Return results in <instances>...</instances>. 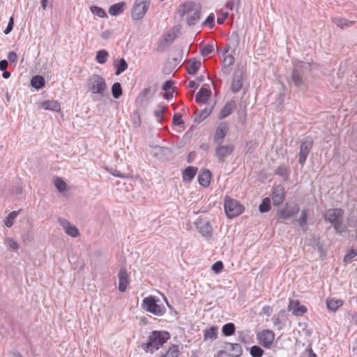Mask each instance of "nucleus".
<instances>
[{
  "label": "nucleus",
  "mask_w": 357,
  "mask_h": 357,
  "mask_svg": "<svg viewBox=\"0 0 357 357\" xmlns=\"http://www.w3.org/2000/svg\"><path fill=\"white\" fill-rule=\"evenodd\" d=\"M45 79L40 75H36L32 77L31 80V85L32 87L40 89L45 86Z\"/></svg>",
  "instance_id": "nucleus-30"
},
{
  "label": "nucleus",
  "mask_w": 357,
  "mask_h": 357,
  "mask_svg": "<svg viewBox=\"0 0 357 357\" xmlns=\"http://www.w3.org/2000/svg\"><path fill=\"white\" fill-rule=\"evenodd\" d=\"M332 225L333 226V228L335 230V231L340 235L342 233L347 231V227L344 225H343L342 220L337 221Z\"/></svg>",
  "instance_id": "nucleus-38"
},
{
  "label": "nucleus",
  "mask_w": 357,
  "mask_h": 357,
  "mask_svg": "<svg viewBox=\"0 0 357 357\" xmlns=\"http://www.w3.org/2000/svg\"><path fill=\"white\" fill-rule=\"evenodd\" d=\"M151 3V0H135L132 9V17L135 20H139L146 13Z\"/></svg>",
  "instance_id": "nucleus-8"
},
{
  "label": "nucleus",
  "mask_w": 357,
  "mask_h": 357,
  "mask_svg": "<svg viewBox=\"0 0 357 357\" xmlns=\"http://www.w3.org/2000/svg\"><path fill=\"white\" fill-rule=\"evenodd\" d=\"M234 61H235V59L232 55H231V54L227 55L225 57V59L223 60L222 66L231 67L233 65V63H234Z\"/></svg>",
  "instance_id": "nucleus-51"
},
{
  "label": "nucleus",
  "mask_w": 357,
  "mask_h": 357,
  "mask_svg": "<svg viewBox=\"0 0 357 357\" xmlns=\"http://www.w3.org/2000/svg\"><path fill=\"white\" fill-rule=\"evenodd\" d=\"M288 310L296 317L302 316L307 312V308L304 305H301L298 301L289 300Z\"/></svg>",
  "instance_id": "nucleus-17"
},
{
  "label": "nucleus",
  "mask_w": 357,
  "mask_h": 357,
  "mask_svg": "<svg viewBox=\"0 0 357 357\" xmlns=\"http://www.w3.org/2000/svg\"><path fill=\"white\" fill-rule=\"evenodd\" d=\"M202 63L200 61L197 60H190L188 61L187 70L188 73L190 75H195L198 71L199 68L201 67Z\"/></svg>",
  "instance_id": "nucleus-28"
},
{
  "label": "nucleus",
  "mask_w": 357,
  "mask_h": 357,
  "mask_svg": "<svg viewBox=\"0 0 357 357\" xmlns=\"http://www.w3.org/2000/svg\"><path fill=\"white\" fill-rule=\"evenodd\" d=\"M54 185L59 192H63L66 188V183L59 177L54 179Z\"/></svg>",
  "instance_id": "nucleus-45"
},
{
  "label": "nucleus",
  "mask_w": 357,
  "mask_h": 357,
  "mask_svg": "<svg viewBox=\"0 0 357 357\" xmlns=\"http://www.w3.org/2000/svg\"><path fill=\"white\" fill-rule=\"evenodd\" d=\"M225 211L229 218H233L243 211V206L236 199L226 198L225 199Z\"/></svg>",
  "instance_id": "nucleus-5"
},
{
  "label": "nucleus",
  "mask_w": 357,
  "mask_h": 357,
  "mask_svg": "<svg viewBox=\"0 0 357 357\" xmlns=\"http://www.w3.org/2000/svg\"><path fill=\"white\" fill-rule=\"evenodd\" d=\"M217 327L211 326V328L204 331V340H214L217 338Z\"/></svg>",
  "instance_id": "nucleus-31"
},
{
  "label": "nucleus",
  "mask_w": 357,
  "mask_h": 357,
  "mask_svg": "<svg viewBox=\"0 0 357 357\" xmlns=\"http://www.w3.org/2000/svg\"><path fill=\"white\" fill-rule=\"evenodd\" d=\"M243 70V68L237 67L234 73L231 89L233 93L238 92L242 88Z\"/></svg>",
  "instance_id": "nucleus-12"
},
{
  "label": "nucleus",
  "mask_w": 357,
  "mask_h": 357,
  "mask_svg": "<svg viewBox=\"0 0 357 357\" xmlns=\"http://www.w3.org/2000/svg\"><path fill=\"white\" fill-rule=\"evenodd\" d=\"M214 50L213 45L211 44H206L204 45L202 50L201 53L203 56H206L211 53H212Z\"/></svg>",
  "instance_id": "nucleus-47"
},
{
  "label": "nucleus",
  "mask_w": 357,
  "mask_h": 357,
  "mask_svg": "<svg viewBox=\"0 0 357 357\" xmlns=\"http://www.w3.org/2000/svg\"><path fill=\"white\" fill-rule=\"evenodd\" d=\"M108 55V52L106 50H101L97 52L96 59L98 63L104 64L107 60Z\"/></svg>",
  "instance_id": "nucleus-33"
},
{
  "label": "nucleus",
  "mask_w": 357,
  "mask_h": 357,
  "mask_svg": "<svg viewBox=\"0 0 357 357\" xmlns=\"http://www.w3.org/2000/svg\"><path fill=\"white\" fill-rule=\"evenodd\" d=\"M228 16H229L228 13H224L223 17H218V19H217L218 24H222L225 22V20L228 17Z\"/></svg>",
  "instance_id": "nucleus-60"
},
{
  "label": "nucleus",
  "mask_w": 357,
  "mask_h": 357,
  "mask_svg": "<svg viewBox=\"0 0 357 357\" xmlns=\"http://www.w3.org/2000/svg\"><path fill=\"white\" fill-rule=\"evenodd\" d=\"M6 245L9 247V248L12 250H17L19 248V245L16 241L13 238L7 237L6 238Z\"/></svg>",
  "instance_id": "nucleus-46"
},
{
  "label": "nucleus",
  "mask_w": 357,
  "mask_h": 357,
  "mask_svg": "<svg viewBox=\"0 0 357 357\" xmlns=\"http://www.w3.org/2000/svg\"><path fill=\"white\" fill-rule=\"evenodd\" d=\"M275 334L272 331L264 330L257 334L259 342L265 348H268L272 344Z\"/></svg>",
  "instance_id": "nucleus-13"
},
{
  "label": "nucleus",
  "mask_w": 357,
  "mask_h": 357,
  "mask_svg": "<svg viewBox=\"0 0 357 357\" xmlns=\"http://www.w3.org/2000/svg\"><path fill=\"white\" fill-rule=\"evenodd\" d=\"M195 225L198 232L204 237L211 238L213 234V228L210 222L204 219L199 218Z\"/></svg>",
  "instance_id": "nucleus-11"
},
{
  "label": "nucleus",
  "mask_w": 357,
  "mask_h": 357,
  "mask_svg": "<svg viewBox=\"0 0 357 357\" xmlns=\"http://www.w3.org/2000/svg\"><path fill=\"white\" fill-rule=\"evenodd\" d=\"M202 7L199 3L193 1H188L179 7L177 13L183 17L187 15V23L189 26L195 25L200 19Z\"/></svg>",
  "instance_id": "nucleus-3"
},
{
  "label": "nucleus",
  "mask_w": 357,
  "mask_h": 357,
  "mask_svg": "<svg viewBox=\"0 0 357 357\" xmlns=\"http://www.w3.org/2000/svg\"><path fill=\"white\" fill-rule=\"evenodd\" d=\"M170 335L165 331H153L149 336L147 342L142 344V348L146 352L153 353L162 347L169 339Z\"/></svg>",
  "instance_id": "nucleus-2"
},
{
  "label": "nucleus",
  "mask_w": 357,
  "mask_h": 357,
  "mask_svg": "<svg viewBox=\"0 0 357 357\" xmlns=\"http://www.w3.org/2000/svg\"><path fill=\"white\" fill-rule=\"evenodd\" d=\"M342 304L343 302L341 300L331 299L326 301L327 308L332 312L336 311Z\"/></svg>",
  "instance_id": "nucleus-32"
},
{
  "label": "nucleus",
  "mask_w": 357,
  "mask_h": 357,
  "mask_svg": "<svg viewBox=\"0 0 357 357\" xmlns=\"http://www.w3.org/2000/svg\"><path fill=\"white\" fill-rule=\"evenodd\" d=\"M271 208V199L268 197H265L262 199L261 204L259 206V210L261 213L268 212Z\"/></svg>",
  "instance_id": "nucleus-36"
},
{
  "label": "nucleus",
  "mask_w": 357,
  "mask_h": 357,
  "mask_svg": "<svg viewBox=\"0 0 357 357\" xmlns=\"http://www.w3.org/2000/svg\"><path fill=\"white\" fill-rule=\"evenodd\" d=\"M58 222L68 236L72 237L78 236V229L75 225H71V223L68 220L59 218L58 219Z\"/></svg>",
  "instance_id": "nucleus-16"
},
{
  "label": "nucleus",
  "mask_w": 357,
  "mask_h": 357,
  "mask_svg": "<svg viewBox=\"0 0 357 357\" xmlns=\"http://www.w3.org/2000/svg\"><path fill=\"white\" fill-rule=\"evenodd\" d=\"M236 107V102L234 101L228 102L222 109L219 119H222L228 116Z\"/></svg>",
  "instance_id": "nucleus-25"
},
{
  "label": "nucleus",
  "mask_w": 357,
  "mask_h": 357,
  "mask_svg": "<svg viewBox=\"0 0 357 357\" xmlns=\"http://www.w3.org/2000/svg\"><path fill=\"white\" fill-rule=\"evenodd\" d=\"M13 26H14V19H13V17H10V20H9V22H8V24L7 25V27L4 30V33L6 34V35L10 33L12 31L13 29Z\"/></svg>",
  "instance_id": "nucleus-55"
},
{
  "label": "nucleus",
  "mask_w": 357,
  "mask_h": 357,
  "mask_svg": "<svg viewBox=\"0 0 357 357\" xmlns=\"http://www.w3.org/2000/svg\"><path fill=\"white\" fill-rule=\"evenodd\" d=\"M86 86L89 91L94 96L93 100L97 101L100 98L98 97H104L107 94V87L105 79L99 75H93L89 78Z\"/></svg>",
  "instance_id": "nucleus-4"
},
{
  "label": "nucleus",
  "mask_w": 357,
  "mask_h": 357,
  "mask_svg": "<svg viewBox=\"0 0 357 357\" xmlns=\"http://www.w3.org/2000/svg\"><path fill=\"white\" fill-rule=\"evenodd\" d=\"M8 59L10 61V63H14L17 59V55L14 52H10L8 54Z\"/></svg>",
  "instance_id": "nucleus-59"
},
{
  "label": "nucleus",
  "mask_w": 357,
  "mask_h": 357,
  "mask_svg": "<svg viewBox=\"0 0 357 357\" xmlns=\"http://www.w3.org/2000/svg\"><path fill=\"white\" fill-rule=\"evenodd\" d=\"M119 278V290L121 292H124L126 290V288L129 284V278L128 274L126 271V268L125 267H121L120 268L119 273L118 274Z\"/></svg>",
  "instance_id": "nucleus-18"
},
{
  "label": "nucleus",
  "mask_w": 357,
  "mask_h": 357,
  "mask_svg": "<svg viewBox=\"0 0 357 357\" xmlns=\"http://www.w3.org/2000/svg\"><path fill=\"white\" fill-rule=\"evenodd\" d=\"M211 174L209 170L203 171L198 177L199 184L203 187H208L210 184Z\"/></svg>",
  "instance_id": "nucleus-24"
},
{
  "label": "nucleus",
  "mask_w": 357,
  "mask_h": 357,
  "mask_svg": "<svg viewBox=\"0 0 357 357\" xmlns=\"http://www.w3.org/2000/svg\"><path fill=\"white\" fill-rule=\"evenodd\" d=\"M174 82L172 80L166 81L162 85V90L165 91H169V89H172V92L174 91L175 88L173 87Z\"/></svg>",
  "instance_id": "nucleus-54"
},
{
  "label": "nucleus",
  "mask_w": 357,
  "mask_h": 357,
  "mask_svg": "<svg viewBox=\"0 0 357 357\" xmlns=\"http://www.w3.org/2000/svg\"><path fill=\"white\" fill-rule=\"evenodd\" d=\"M225 349L229 351L230 357H238L242 354L243 349L241 344L238 343H226Z\"/></svg>",
  "instance_id": "nucleus-20"
},
{
  "label": "nucleus",
  "mask_w": 357,
  "mask_h": 357,
  "mask_svg": "<svg viewBox=\"0 0 357 357\" xmlns=\"http://www.w3.org/2000/svg\"><path fill=\"white\" fill-rule=\"evenodd\" d=\"M234 150L233 144L227 145H217L215 149V156L218 158L220 162H224L225 158L230 155Z\"/></svg>",
  "instance_id": "nucleus-10"
},
{
  "label": "nucleus",
  "mask_w": 357,
  "mask_h": 357,
  "mask_svg": "<svg viewBox=\"0 0 357 357\" xmlns=\"http://www.w3.org/2000/svg\"><path fill=\"white\" fill-rule=\"evenodd\" d=\"M312 64L303 61L294 63L291 73V81L294 86L301 90L306 88V74L311 70Z\"/></svg>",
  "instance_id": "nucleus-1"
},
{
  "label": "nucleus",
  "mask_w": 357,
  "mask_h": 357,
  "mask_svg": "<svg viewBox=\"0 0 357 357\" xmlns=\"http://www.w3.org/2000/svg\"><path fill=\"white\" fill-rule=\"evenodd\" d=\"M172 123L176 126H180L183 124V121L182 120V115L180 113H176L173 116Z\"/></svg>",
  "instance_id": "nucleus-52"
},
{
  "label": "nucleus",
  "mask_w": 357,
  "mask_h": 357,
  "mask_svg": "<svg viewBox=\"0 0 357 357\" xmlns=\"http://www.w3.org/2000/svg\"><path fill=\"white\" fill-rule=\"evenodd\" d=\"M301 357H317V356L314 353H313L311 348H308L302 354Z\"/></svg>",
  "instance_id": "nucleus-58"
},
{
  "label": "nucleus",
  "mask_w": 357,
  "mask_h": 357,
  "mask_svg": "<svg viewBox=\"0 0 357 357\" xmlns=\"http://www.w3.org/2000/svg\"><path fill=\"white\" fill-rule=\"evenodd\" d=\"M112 93L114 98H119L122 95V88L119 82H115L112 86Z\"/></svg>",
  "instance_id": "nucleus-37"
},
{
  "label": "nucleus",
  "mask_w": 357,
  "mask_h": 357,
  "mask_svg": "<svg viewBox=\"0 0 357 357\" xmlns=\"http://www.w3.org/2000/svg\"><path fill=\"white\" fill-rule=\"evenodd\" d=\"M223 268V264L220 261H218L215 262L212 266V270L214 271L215 273H220Z\"/></svg>",
  "instance_id": "nucleus-53"
},
{
  "label": "nucleus",
  "mask_w": 357,
  "mask_h": 357,
  "mask_svg": "<svg viewBox=\"0 0 357 357\" xmlns=\"http://www.w3.org/2000/svg\"><path fill=\"white\" fill-rule=\"evenodd\" d=\"M17 213L13 211L10 213L4 220V224L7 227H11L13 225V220L17 217Z\"/></svg>",
  "instance_id": "nucleus-42"
},
{
  "label": "nucleus",
  "mask_w": 357,
  "mask_h": 357,
  "mask_svg": "<svg viewBox=\"0 0 357 357\" xmlns=\"http://www.w3.org/2000/svg\"><path fill=\"white\" fill-rule=\"evenodd\" d=\"M356 255H357V252L355 251L354 250H351L344 257V261L347 262V261L351 260L352 258H354Z\"/></svg>",
  "instance_id": "nucleus-56"
},
{
  "label": "nucleus",
  "mask_w": 357,
  "mask_h": 357,
  "mask_svg": "<svg viewBox=\"0 0 357 357\" xmlns=\"http://www.w3.org/2000/svg\"><path fill=\"white\" fill-rule=\"evenodd\" d=\"M8 63L6 60L0 61V70L1 71L6 70L8 67Z\"/></svg>",
  "instance_id": "nucleus-63"
},
{
  "label": "nucleus",
  "mask_w": 357,
  "mask_h": 357,
  "mask_svg": "<svg viewBox=\"0 0 357 357\" xmlns=\"http://www.w3.org/2000/svg\"><path fill=\"white\" fill-rule=\"evenodd\" d=\"M203 26H208L210 29H212L215 26V22H214V16L213 15H210L207 17V18L205 20V21L202 23Z\"/></svg>",
  "instance_id": "nucleus-48"
},
{
  "label": "nucleus",
  "mask_w": 357,
  "mask_h": 357,
  "mask_svg": "<svg viewBox=\"0 0 357 357\" xmlns=\"http://www.w3.org/2000/svg\"><path fill=\"white\" fill-rule=\"evenodd\" d=\"M107 172L110 173L111 174L118 176V177H124V174L121 173L119 171L114 169L113 168L107 169Z\"/></svg>",
  "instance_id": "nucleus-57"
},
{
  "label": "nucleus",
  "mask_w": 357,
  "mask_h": 357,
  "mask_svg": "<svg viewBox=\"0 0 357 357\" xmlns=\"http://www.w3.org/2000/svg\"><path fill=\"white\" fill-rule=\"evenodd\" d=\"M333 22L337 26L340 27L341 29H344L345 27H349L353 23V22H351V21L349 22L345 19L340 18V17L334 18Z\"/></svg>",
  "instance_id": "nucleus-39"
},
{
  "label": "nucleus",
  "mask_w": 357,
  "mask_h": 357,
  "mask_svg": "<svg viewBox=\"0 0 357 357\" xmlns=\"http://www.w3.org/2000/svg\"><path fill=\"white\" fill-rule=\"evenodd\" d=\"M155 150H156L155 155L160 153H166V152L169 151V149L168 148L161 147V146H156Z\"/></svg>",
  "instance_id": "nucleus-61"
},
{
  "label": "nucleus",
  "mask_w": 357,
  "mask_h": 357,
  "mask_svg": "<svg viewBox=\"0 0 357 357\" xmlns=\"http://www.w3.org/2000/svg\"><path fill=\"white\" fill-rule=\"evenodd\" d=\"M222 333L225 336H230L235 332V325L233 323H228L222 326Z\"/></svg>",
  "instance_id": "nucleus-34"
},
{
  "label": "nucleus",
  "mask_w": 357,
  "mask_h": 357,
  "mask_svg": "<svg viewBox=\"0 0 357 357\" xmlns=\"http://www.w3.org/2000/svg\"><path fill=\"white\" fill-rule=\"evenodd\" d=\"M222 71L224 75L227 76L231 72V67L222 66Z\"/></svg>",
  "instance_id": "nucleus-64"
},
{
  "label": "nucleus",
  "mask_w": 357,
  "mask_h": 357,
  "mask_svg": "<svg viewBox=\"0 0 357 357\" xmlns=\"http://www.w3.org/2000/svg\"><path fill=\"white\" fill-rule=\"evenodd\" d=\"M272 199L275 206H279L283 202L284 199V189L283 186L279 185L273 189Z\"/></svg>",
  "instance_id": "nucleus-19"
},
{
  "label": "nucleus",
  "mask_w": 357,
  "mask_h": 357,
  "mask_svg": "<svg viewBox=\"0 0 357 357\" xmlns=\"http://www.w3.org/2000/svg\"><path fill=\"white\" fill-rule=\"evenodd\" d=\"M307 215H308V209L305 208L303 209L299 219L298 220H293L292 223L298 222L301 229L303 230V232H305L307 229Z\"/></svg>",
  "instance_id": "nucleus-21"
},
{
  "label": "nucleus",
  "mask_w": 357,
  "mask_h": 357,
  "mask_svg": "<svg viewBox=\"0 0 357 357\" xmlns=\"http://www.w3.org/2000/svg\"><path fill=\"white\" fill-rule=\"evenodd\" d=\"M211 94V91L206 88H201L199 92L197 93L195 96V100L199 103H205L206 102L208 98H209Z\"/></svg>",
  "instance_id": "nucleus-23"
},
{
  "label": "nucleus",
  "mask_w": 357,
  "mask_h": 357,
  "mask_svg": "<svg viewBox=\"0 0 357 357\" xmlns=\"http://www.w3.org/2000/svg\"><path fill=\"white\" fill-rule=\"evenodd\" d=\"M178 347L177 345H173L169 348L165 354H162L160 357H178Z\"/></svg>",
  "instance_id": "nucleus-35"
},
{
  "label": "nucleus",
  "mask_w": 357,
  "mask_h": 357,
  "mask_svg": "<svg viewBox=\"0 0 357 357\" xmlns=\"http://www.w3.org/2000/svg\"><path fill=\"white\" fill-rule=\"evenodd\" d=\"M197 169L194 167H188L183 173V179L185 181L190 182L195 177Z\"/></svg>",
  "instance_id": "nucleus-27"
},
{
  "label": "nucleus",
  "mask_w": 357,
  "mask_h": 357,
  "mask_svg": "<svg viewBox=\"0 0 357 357\" xmlns=\"http://www.w3.org/2000/svg\"><path fill=\"white\" fill-rule=\"evenodd\" d=\"M90 10H91V13L93 15H97L99 17H107L106 13L100 7H98V6H91L90 8Z\"/></svg>",
  "instance_id": "nucleus-43"
},
{
  "label": "nucleus",
  "mask_w": 357,
  "mask_h": 357,
  "mask_svg": "<svg viewBox=\"0 0 357 357\" xmlns=\"http://www.w3.org/2000/svg\"><path fill=\"white\" fill-rule=\"evenodd\" d=\"M277 174L284 176L287 175V169L284 167H280L276 172Z\"/></svg>",
  "instance_id": "nucleus-62"
},
{
  "label": "nucleus",
  "mask_w": 357,
  "mask_h": 357,
  "mask_svg": "<svg viewBox=\"0 0 357 357\" xmlns=\"http://www.w3.org/2000/svg\"><path fill=\"white\" fill-rule=\"evenodd\" d=\"M343 214L344 211L341 208H330L326 211L324 218L327 222L333 225L337 221L342 220Z\"/></svg>",
  "instance_id": "nucleus-14"
},
{
  "label": "nucleus",
  "mask_w": 357,
  "mask_h": 357,
  "mask_svg": "<svg viewBox=\"0 0 357 357\" xmlns=\"http://www.w3.org/2000/svg\"><path fill=\"white\" fill-rule=\"evenodd\" d=\"M40 105L41 107L47 110L59 111L61 108L59 103L56 100H46L43 102Z\"/></svg>",
  "instance_id": "nucleus-26"
},
{
  "label": "nucleus",
  "mask_w": 357,
  "mask_h": 357,
  "mask_svg": "<svg viewBox=\"0 0 357 357\" xmlns=\"http://www.w3.org/2000/svg\"><path fill=\"white\" fill-rule=\"evenodd\" d=\"M228 130V126L226 122H222L216 129L213 141L217 145L222 144Z\"/></svg>",
  "instance_id": "nucleus-15"
},
{
  "label": "nucleus",
  "mask_w": 357,
  "mask_h": 357,
  "mask_svg": "<svg viewBox=\"0 0 357 357\" xmlns=\"http://www.w3.org/2000/svg\"><path fill=\"white\" fill-rule=\"evenodd\" d=\"M167 110L165 105H159L156 109L154 110L153 114L160 122L163 120V113Z\"/></svg>",
  "instance_id": "nucleus-41"
},
{
  "label": "nucleus",
  "mask_w": 357,
  "mask_h": 357,
  "mask_svg": "<svg viewBox=\"0 0 357 357\" xmlns=\"http://www.w3.org/2000/svg\"><path fill=\"white\" fill-rule=\"evenodd\" d=\"M213 107H205L204 109H202L201 111L197 110L195 112V121L197 123L202 122L203 120H204L212 112Z\"/></svg>",
  "instance_id": "nucleus-22"
},
{
  "label": "nucleus",
  "mask_w": 357,
  "mask_h": 357,
  "mask_svg": "<svg viewBox=\"0 0 357 357\" xmlns=\"http://www.w3.org/2000/svg\"><path fill=\"white\" fill-rule=\"evenodd\" d=\"M300 208L296 204H288L277 211L275 219L278 222H282L284 220L295 216L299 212Z\"/></svg>",
  "instance_id": "nucleus-6"
},
{
  "label": "nucleus",
  "mask_w": 357,
  "mask_h": 357,
  "mask_svg": "<svg viewBox=\"0 0 357 357\" xmlns=\"http://www.w3.org/2000/svg\"><path fill=\"white\" fill-rule=\"evenodd\" d=\"M264 350L259 346H252L250 349V354L252 357H261Z\"/></svg>",
  "instance_id": "nucleus-44"
},
{
  "label": "nucleus",
  "mask_w": 357,
  "mask_h": 357,
  "mask_svg": "<svg viewBox=\"0 0 357 357\" xmlns=\"http://www.w3.org/2000/svg\"><path fill=\"white\" fill-rule=\"evenodd\" d=\"M142 305L144 310L156 316H161L165 312V309L157 304L155 297L151 296L144 298Z\"/></svg>",
  "instance_id": "nucleus-7"
},
{
  "label": "nucleus",
  "mask_w": 357,
  "mask_h": 357,
  "mask_svg": "<svg viewBox=\"0 0 357 357\" xmlns=\"http://www.w3.org/2000/svg\"><path fill=\"white\" fill-rule=\"evenodd\" d=\"M150 92V89L146 88L144 89V90L139 94V96L137 98V102H143L146 95Z\"/></svg>",
  "instance_id": "nucleus-50"
},
{
  "label": "nucleus",
  "mask_w": 357,
  "mask_h": 357,
  "mask_svg": "<svg viewBox=\"0 0 357 357\" xmlns=\"http://www.w3.org/2000/svg\"><path fill=\"white\" fill-rule=\"evenodd\" d=\"M176 38L174 33L169 32L163 36V41L165 43L171 44Z\"/></svg>",
  "instance_id": "nucleus-49"
},
{
  "label": "nucleus",
  "mask_w": 357,
  "mask_h": 357,
  "mask_svg": "<svg viewBox=\"0 0 357 357\" xmlns=\"http://www.w3.org/2000/svg\"><path fill=\"white\" fill-rule=\"evenodd\" d=\"M313 141L310 137H305L301 144L298 162L303 165L306 161L307 155L312 147Z\"/></svg>",
  "instance_id": "nucleus-9"
},
{
  "label": "nucleus",
  "mask_w": 357,
  "mask_h": 357,
  "mask_svg": "<svg viewBox=\"0 0 357 357\" xmlns=\"http://www.w3.org/2000/svg\"><path fill=\"white\" fill-rule=\"evenodd\" d=\"M128 68V63L124 59H121L116 65V70L115 74L119 75L124 72Z\"/></svg>",
  "instance_id": "nucleus-40"
},
{
  "label": "nucleus",
  "mask_w": 357,
  "mask_h": 357,
  "mask_svg": "<svg viewBox=\"0 0 357 357\" xmlns=\"http://www.w3.org/2000/svg\"><path fill=\"white\" fill-rule=\"evenodd\" d=\"M124 2H120L111 6L109 8V13L112 16H116L123 12Z\"/></svg>",
  "instance_id": "nucleus-29"
}]
</instances>
